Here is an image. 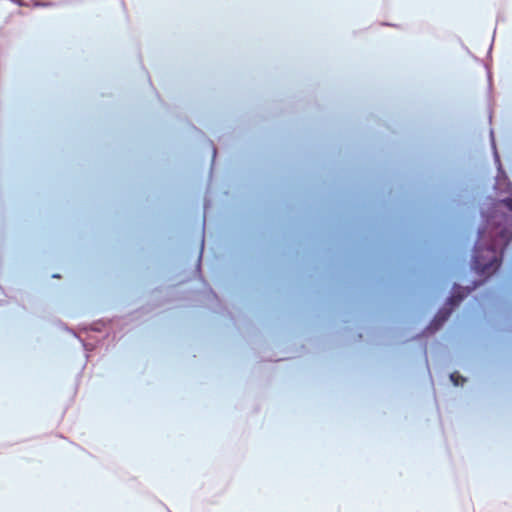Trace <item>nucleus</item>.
Masks as SVG:
<instances>
[{"label":"nucleus","mask_w":512,"mask_h":512,"mask_svg":"<svg viewBox=\"0 0 512 512\" xmlns=\"http://www.w3.org/2000/svg\"><path fill=\"white\" fill-rule=\"evenodd\" d=\"M512 238V222L501 228L497 232V237L493 240V242L487 247V252L491 254L488 258L487 262L481 261V257L479 256V248L475 246V254L473 256L472 267L475 271L482 275H490L494 273L501 265V258L497 256L498 248H505Z\"/></svg>","instance_id":"obj_1"},{"label":"nucleus","mask_w":512,"mask_h":512,"mask_svg":"<svg viewBox=\"0 0 512 512\" xmlns=\"http://www.w3.org/2000/svg\"><path fill=\"white\" fill-rule=\"evenodd\" d=\"M454 289H455L454 293L449 298V304L451 306L458 305L470 292L469 290L466 291L465 289H463L459 286H455Z\"/></svg>","instance_id":"obj_2"},{"label":"nucleus","mask_w":512,"mask_h":512,"mask_svg":"<svg viewBox=\"0 0 512 512\" xmlns=\"http://www.w3.org/2000/svg\"><path fill=\"white\" fill-rule=\"evenodd\" d=\"M450 315V310H447L445 311L444 313L443 312H440L436 318H435V321L438 322V325H441L444 321L447 320V318L449 317Z\"/></svg>","instance_id":"obj_3"},{"label":"nucleus","mask_w":512,"mask_h":512,"mask_svg":"<svg viewBox=\"0 0 512 512\" xmlns=\"http://www.w3.org/2000/svg\"><path fill=\"white\" fill-rule=\"evenodd\" d=\"M501 204H503L508 210H512V197H508L506 199H503L501 201Z\"/></svg>","instance_id":"obj_4"},{"label":"nucleus","mask_w":512,"mask_h":512,"mask_svg":"<svg viewBox=\"0 0 512 512\" xmlns=\"http://www.w3.org/2000/svg\"><path fill=\"white\" fill-rule=\"evenodd\" d=\"M461 379L462 382L465 381L464 378H461L459 375H456L455 373L451 374V380L454 382L455 385H458V380Z\"/></svg>","instance_id":"obj_5"},{"label":"nucleus","mask_w":512,"mask_h":512,"mask_svg":"<svg viewBox=\"0 0 512 512\" xmlns=\"http://www.w3.org/2000/svg\"><path fill=\"white\" fill-rule=\"evenodd\" d=\"M203 246H204V239L202 238L201 240V250H203ZM202 253V251H200V254Z\"/></svg>","instance_id":"obj_6"},{"label":"nucleus","mask_w":512,"mask_h":512,"mask_svg":"<svg viewBox=\"0 0 512 512\" xmlns=\"http://www.w3.org/2000/svg\"><path fill=\"white\" fill-rule=\"evenodd\" d=\"M483 233H484L483 231H479V238H482Z\"/></svg>","instance_id":"obj_7"}]
</instances>
